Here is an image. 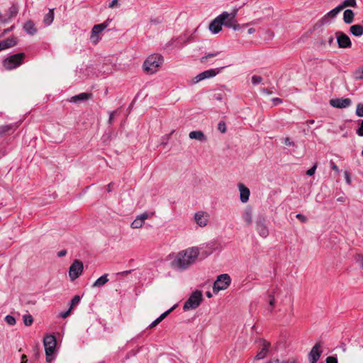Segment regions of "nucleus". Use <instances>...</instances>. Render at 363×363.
I'll use <instances>...</instances> for the list:
<instances>
[{"label": "nucleus", "instance_id": "4c0bfd02", "mask_svg": "<svg viewBox=\"0 0 363 363\" xmlns=\"http://www.w3.org/2000/svg\"><path fill=\"white\" fill-rule=\"evenodd\" d=\"M5 321L9 325H14L16 324V319H15V318L13 316H12V315H7L5 317Z\"/></svg>", "mask_w": 363, "mask_h": 363}, {"label": "nucleus", "instance_id": "0eeeda50", "mask_svg": "<svg viewBox=\"0 0 363 363\" xmlns=\"http://www.w3.org/2000/svg\"><path fill=\"white\" fill-rule=\"evenodd\" d=\"M111 21V19L108 18L104 23L96 24L93 26L90 35V40L93 44L96 45L101 40L99 34H101L109 26Z\"/></svg>", "mask_w": 363, "mask_h": 363}, {"label": "nucleus", "instance_id": "aec40b11", "mask_svg": "<svg viewBox=\"0 0 363 363\" xmlns=\"http://www.w3.org/2000/svg\"><path fill=\"white\" fill-rule=\"evenodd\" d=\"M189 137L193 140H197L200 142H205L206 136L201 130H194L189 133Z\"/></svg>", "mask_w": 363, "mask_h": 363}, {"label": "nucleus", "instance_id": "8fccbe9b", "mask_svg": "<svg viewBox=\"0 0 363 363\" xmlns=\"http://www.w3.org/2000/svg\"><path fill=\"white\" fill-rule=\"evenodd\" d=\"M272 101L273 102V104L274 106H277V105H279V104H281L282 103V99H281L280 98L276 97V98H273L272 99Z\"/></svg>", "mask_w": 363, "mask_h": 363}, {"label": "nucleus", "instance_id": "bb28decb", "mask_svg": "<svg viewBox=\"0 0 363 363\" xmlns=\"http://www.w3.org/2000/svg\"><path fill=\"white\" fill-rule=\"evenodd\" d=\"M242 218L247 225H250L252 223V211L250 208H245L242 215Z\"/></svg>", "mask_w": 363, "mask_h": 363}, {"label": "nucleus", "instance_id": "423d86ee", "mask_svg": "<svg viewBox=\"0 0 363 363\" xmlns=\"http://www.w3.org/2000/svg\"><path fill=\"white\" fill-rule=\"evenodd\" d=\"M237 11H234L233 13H228L226 11L220 13V16L223 21V26L233 28L234 30H238L240 28V26L236 20Z\"/></svg>", "mask_w": 363, "mask_h": 363}, {"label": "nucleus", "instance_id": "e433bc0d", "mask_svg": "<svg viewBox=\"0 0 363 363\" xmlns=\"http://www.w3.org/2000/svg\"><path fill=\"white\" fill-rule=\"evenodd\" d=\"M355 113L359 117H363V104L359 103L357 106Z\"/></svg>", "mask_w": 363, "mask_h": 363}, {"label": "nucleus", "instance_id": "6e6552de", "mask_svg": "<svg viewBox=\"0 0 363 363\" xmlns=\"http://www.w3.org/2000/svg\"><path fill=\"white\" fill-rule=\"evenodd\" d=\"M230 283L231 279L228 274H220L214 281L213 291L216 294L221 290H225L230 286Z\"/></svg>", "mask_w": 363, "mask_h": 363}, {"label": "nucleus", "instance_id": "20e7f679", "mask_svg": "<svg viewBox=\"0 0 363 363\" xmlns=\"http://www.w3.org/2000/svg\"><path fill=\"white\" fill-rule=\"evenodd\" d=\"M43 345L45 350L46 361L50 362L52 359L51 356L55 353L57 345L55 336L53 335H47L44 337Z\"/></svg>", "mask_w": 363, "mask_h": 363}, {"label": "nucleus", "instance_id": "f8f14e48", "mask_svg": "<svg viewBox=\"0 0 363 363\" xmlns=\"http://www.w3.org/2000/svg\"><path fill=\"white\" fill-rule=\"evenodd\" d=\"M329 104L334 108H345L352 104V100L349 98H336L330 99Z\"/></svg>", "mask_w": 363, "mask_h": 363}, {"label": "nucleus", "instance_id": "ddd939ff", "mask_svg": "<svg viewBox=\"0 0 363 363\" xmlns=\"http://www.w3.org/2000/svg\"><path fill=\"white\" fill-rule=\"evenodd\" d=\"M337 41L338 46L342 48H350L352 45L350 38L342 32L336 33Z\"/></svg>", "mask_w": 363, "mask_h": 363}, {"label": "nucleus", "instance_id": "4be33fe9", "mask_svg": "<svg viewBox=\"0 0 363 363\" xmlns=\"http://www.w3.org/2000/svg\"><path fill=\"white\" fill-rule=\"evenodd\" d=\"M175 308V306H173L172 308H169V310L166 311L163 313H162L157 318H156L153 322H152L149 326L148 328L151 329L155 327L157 324H159L164 318L167 317V315Z\"/></svg>", "mask_w": 363, "mask_h": 363}, {"label": "nucleus", "instance_id": "864d4df0", "mask_svg": "<svg viewBox=\"0 0 363 363\" xmlns=\"http://www.w3.org/2000/svg\"><path fill=\"white\" fill-rule=\"evenodd\" d=\"M296 217L303 223H305L307 220V218L301 213H298Z\"/></svg>", "mask_w": 363, "mask_h": 363}, {"label": "nucleus", "instance_id": "603ef678", "mask_svg": "<svg viewBox=\"0 0 363 363\" xmlns=\"http://www.w3.org/2000/svg\"><path fill=\"white\" fill-rule=\"evenodd\" d=\"M345 181H346L347 184L350 185L352 182V180H351L350 174L348 172H345Z\"/></svg>", "mask_w": 363, "mask_h": 363}, {"label": "nucleus", "instance_id": "7c9ffc66", "mask_svg": "<svg viewBox=\"0 0 363 363\" xmlns=\"http://www.w3.org/2000/svg\"><path fill=\"white\" fill-rule=\"evenodd\" d=\"M144 223L141 220L138 218L137 216L136 218L132 222L130 226L133 229L140 228L143 225Z\"/></svg>", "mask_w": 363, "mask_h": 363}, {"label": "nucleus", "instance_id": "de8ad7c7", "mask_svg": "<svg viewBox=\"0 0 363 363\" xmlns=\"http://www.w3.org/2000/svg\"><path fill=\"white\" fill-rule=\"evenodd\" d=\"M326 363H337V359L333 356L328 357L326 359Z\"/></svg>", "mask_w": 363, "mask_h": 363}, {"label": "nucleus", "instance_id": "473e14b6", "mask_svg": "<svg viewBox=\"0 0 363 363\" xmlns=\"http://www.w3.org/2000/svg\"><path fill=\"white\" fill-rule=\"evenodd\" d=\"M354 77L356 79H363V65L354 72Z\"/></svg>", "mask_w": 363, "mask_h": 363}, {"label": "nucleus", "instance_id": "a878e982", "mask_svg": "<svg viewBox=\"0 0 363 363\" xmlns=\"http://www.w3.org/2000/svg\"><path fill=\"white\" fill-rule=\"evenodd\" d=\"M350 32L352 35L359 37L363 35V26L359 24L353 25L350 27Z\"/></svg>", "mask_w": 363, "mask_h": 363}, {"label": "nucleus", "instance_id": "3c124183", "mask_svg": "<svg viewBox=\"0 0 363 363\" xmlns=\"http://www.w3.org/2000/svg\"><path fill=\"white\" fill-rule=\"evenodd\" d=\"M330 164L331 166L332 169H333L334 171H335L336 173L338 174L340 170H339L338 167L335 164V163L331 160L330 162Z\"/></svg>", "mask_w": 363, "mask_h": 363}, {"label": "nucleus", "instance_id": "39448f33", "mask_svg": "<svg viewBox=\"0 0 363 363\" xmlns=\"http://www.w3.org/2000/svg\"><path fill=\"white\" fill-rule=\"evenodd\" d=\"M26 55L23 52L12 55L3 61V66L6 69H13L22 65Z\"/></svg>", "mask_w": 363, "mask_h": 363}, {"label": "nucleus", "instance_id": "37998d69", "mask_svg": "<svg viewBox=\"0 0 363 363\" xmlns=\"http://www.w3.org/2000/svg\"><path fill=\"white\" fill-rule=\"evenodd\" d=\"M219 54H220V52H215L208 53V55H206L205 57H203L201 58V62H204V60H207L208 58H211V57H216V56H218Z\"/></svg>", "mask_w": 363, "mask_h": 363}, {"label": "nucleus", "instance_id": "c9c22d12", "mask_svg": "<svg viewBox=\"0 0 363 363\" xmlns=\"http://www.w3.org/2000/svg\"><path fill=\"white\" fill-rule=\"evenodd\" d=\"M80 300H81V297L79 296H78V295L74 296L70 301L69 308L72 309L74 306H75L80 302Z\"/></svg>", "mask_w": 363, "mask_h": 363}, {"label": "nucleus", "instance_id": "774afa93", "mask_svg": "<svg viewBox=\"0 0 363 363\" xmlns=\"http://www.w3.org/2000/svg\"><path fill=\"white\" fill-rule=\"evenodd\" d=\"M337 201H340V202H343L344 201V199H343V197H340V198L337 199Z\"/></svg>", "mask_w": 363, "mask_h": 363}, {"label": "nucleus", "instance_id": "2eb2a0df", "mask_svg": "<svg viewBox=\"0 0 363 363\" xmlns=\"http://www.w3.org/2000/svg\"><path fill=\"white\" fill-rule=\"evenodd\" d=\"M208 214L204 211H199L194 215L195 221L200 227H205L208 224Z\"/></svg>", "mask_w": 363, "mask_h": 363}, {"label": "nucleus", "instance_id": "13d9d810", "mask_svg": "<svg viewBox=\"0 0 363 363\" xmlns=\"http://www.w3.org/2000/svg\"><path fill=\"white\" fill-rule=\"evenodd\" d=\"M67 254V250H60V252H57V256L59 257H62L65 255H66Z\"/></svg>", "mask_w": 363, "mask_h": 363}, {"label": "nucleus", "instance_id": "f03ea898", "mask_svg": "<svg viewBox=\"0 0 363 363\" xmlns=\"http://www.w3.org/2000/svg\"><path fill=\"white\" fill-rule=\"evenodd\" d=\"M163 57L160 54H152L147 57L143 63L144 71L148 74L156 73L163 64Z\"/></svg>", "mask_w": 363, "mask_h": 363}, {"label": "nucleus", "instance_id": "b1692460", "mask_svg": "<svg viewBox=\"0 0 363 363\" xmlns=\"http://www.w3.org/2000/svg\"><path fill=\"white\" fill-rule=\"evenodd\" d=\"M354 12L351 9H346L343 13V20L347 24H350L354 20Z\"/></svg>", "mask_w": 363, "mask_h": 363}, {"label": "nucleus", "instance_id": "680f3d73", "mask_svg": "<svg viewBox=\"0 0 363 363\" xmlns=\"http://www.w3.org/2000/svg\"><path fill=\"white\" fill-rule=\"evenodd\" d=\"M14 28V26H11L10 28L5 29L3 34L5 35L8 33L9 32L11 31Z\"/></svg>", "mask_w": 363, "mask_h": 363}, {"label": "nucleus", "instance_id": "5fc2aeb1", "mask_svg": "<svg viewBox=\"0 0 363 363\" xmlns=\"http://www.w3.org/2000/svg\"><path fill=\"white\" fill-rule=\"evenodd\" d=\"M267 363H294V362H289V361H280L279 359H274L272 361H269Z\"/></svg>", "mask_w": 363, "mask_h": 363}, {"label": "nucleus", "instance_id": "cd10ccee", "mask_svg": "<svg viewBox=\"0 0 363 363\" xmlns=\"http://www.w3.org/2000/svg\"><path fill=\"white\" fill-rule=\"evenodd\" d=\"M54 20V9H49L48 13L44 16L43 22L45 26H50Z\"/></svg>", "mask_w": 363, "mask_h": 363}, {"label": "nucleus", "instance_id": "69168bd1", "mask_svg": "<svg viewBox=\"0 0 363 363\" xmlns=\"http://www.w3.org/2000/svg\"><path fill=\"white\" fill-rule=\"evenodd\" d=\"M21 359V363H27L26 356L25 354L22 355Z\"/></svg>", "mask_w": 363, "mask_h": 363}, {"label": "nucleus", "instance_id": "4468645a", "mask_svg": "<svg viewBox=\"0 0 363 363\" xmlns=\"http://www.w3.org/2000/svg\"><path fill=\"white\" fill-rule=\"evenodd\" d=\"M218 73V71L215 69H211L206 71H203L201 72L200 74H197L194 79V81L195 83H197L201 80L209 79L215 77Z\"/></svg>", "mask_w": 363, "mask_h": 363}, {"label": "nucleus", "instance_id": "338daca9", "mask_svg": "<svg viewBox=\"0 0 363 363\" xmlns=\"http://www.w3.org/2000/svg\"><path fill=\"white\" fill-rule=\"evenodd\" d=\"M206 296H207L208 298H211V297H212V294H211V293L210 291H207V292H206Z\"/></svg>", "mask_w": 363, "mask_h": 363}, {"label": "nucleus", "instance_id": "f704fd0d", "mask_svg": "<svg viewBox=\"0 0 363 363\" xmlns=\"http://www.w3.org/2000/svg\"><path fill=\"white\" fill-rule=\"evenodd\" d=\"M8 12H9V17L11 18L17 15L18 10L17 6L13 5L9 9Z\"/></svg>", "mask_w": 363, "mask_h": 363}, {"label": "nucleus", "instance_id": "2f4dec72", "mask_svg": "<svg viewBox=\"0 0 363 363\" xmlns=\"http://www.w3.org/2000/svg\"><path fill=\"white\" fill-rule=\"evenodd\" d=\"M356 5V0H344L342 3L340 4V6H342V9L347 6L354 7Z\"/></svg>", "mask_w": 363, "mask_h": 363}, {"label": "nucleus", "instance_id": "4d7b16f0", "mask_svg": "<svg viewBox=\"0 0 363 363\" xmlns=\"http://www.w3.org/2000/svg\"><path fill=\"white\" fill-rule=\"evenodd\" d=\"M115 113H116V112H115V111H112V112H111V113H110V114H109L108 123H109L110 124H111V123H112V122H113V118H114Z\"/></svg>", "mask_w": 363, "mask_h": 363}, {"label": "nucleus", "instance_id": "58836bf2", "mask_svg": "<svg viewBox=\"0 0 363 363\" xmlns=\"http://www.w3.org/2000/svg\"><path fill=\"white\" fill-rule=\"evenodd\" d=\"M262 82V77L258 75H253L252 77V83L254 85H257Z\"/></svg>", "mask_w": 363, "mask_h": 363}, {"label": "nucleus", "instance_id": "f257e3e1", "mask_svg": "<svg viewBox=\"0 0 363 363\" xmlns=\"http://www.w3.org/2000/svg\"><path fill=\"white\" fill-rule=\"evenodd\" d=\"M199 250L196 247H189L179 252L173 261V266L180 270H184L194 264L198 258Z\"/></svg>", "mask_w": 363, "mask_h": 363}, {"label": "nucleus", "instance_id": "09e8293b", "mask_svg": "<svg viewBox=\"0 0 363 363\" xmlns=\"http://www.w3.org/2000/svg\"><path fill=\"white\" fill-rule=\"evenodd\" d=\"M357 262L359 263L361 268L363 269V255H358L357 256Z\"/></svg>", "mask_w": 363, "mask_h": 363}, {"label": "nucleus", "instance_id": "49530a36", "mask_svg": "<svg viewBox=\"0 0 363 363\" xmlns=\"http://www.w3.org/2000/svg\"><path fill=\"white\" fill-rule=\"evenodd\" d=\"M150 216V215L147 213H143L138 216V218L140 220H141L142 221H143V223H145V220L146 219H147Z\"/></svg>", "mask_w": 363, "mask_h": 363}, {"label": "nucleus", "instance_id": "7ed1b4c3", "mask_svg": "<svg viewBox=\"0 0 363 363\" xmlns=\"http://www.w3.org/2000/svg\"><path fill=\"white\" fill-rule=\"evenodd\" d=\"M203 300L202 292L196 290L192 292L189 298L185 301L183 306L184 311H189L196 309L199 306Z\"/></svg>", "mask_w": 363, "mask_h": 363}, {"label": "nucleus", "instance_id": "9b49d317", "mask_svg": "<svg viewBox=\"0 0 363 363\" xmlns=\"http://www.w3.org/2000/svg\"><path fill=\"white\" fill-rule=\"evenodd\" d=\"M320 343H316L311 349L308 354L309 363H317L323 351Z\"/></svg>", "mask_w": 363, "mask_h": 363}, {"label": "nucleus", "instance_id": "1a4fd4ad", "mask_svg": "<svg viewBox=\"0 0 363 363\" xmlns=\"http://www.w3.org/2000/svg\"><path fill=\"white\" fill-rule=\"evenodd\" d=\"M83 269V263L78 259H75L69 267V276L71 280L74 281L77 279L82 274Z\"/></svg>", "mask_w": 363, "mask_h": 363}, {"label": "nucleus", "instance_id": "5701e85b", "mask_svg": "<svg viewBox=\"0 0 363 363\" xmlns=\"http://www.w3.org/2000/svg\"><path fill=\"white\" fill-rule=\"evenodd\" d=\"M23 29L29 35H34L37 32L35 23L31 21H28L24 23Z\"/></svg>", "mask_w": 363, "mask_h": 363}, {"label": "nucleus", "instance_id": "0e129e2a", "mask_svg": "<svg viewBox=\"0 0 363 363\" xmlns=\"http://www.w3.org/2000/svg\"><path fill=\"white\" fill-rule=\"evenodd\" d=\"M255 32V29L254 28H250L247 30V33L250 35L253 34Z\"/></svg>", "mask_w": 363, "mask_h": 363}, {"label": "nucleus", "instance_id": "dca6fc26", "mask_svg": "<svg viewBox=\"0 0 363 363\" xmlns=\"http://www.w3.org/2000/svg\"><path fill=\"white\" fill-rule=\"evenodd\" d=\"M222 19L220 14L209 24V30L213 34H217L222 30Z\"/></svg>", "mask_w": 363, "mask_h": 363}, {"label": "nucleus", "instance_id": "ea45409f", "mask_svg": "<svg viewBox=\"0 0 363 363\" xmlns=\"http://www.w3.org/2000/svg\"><path fill=\"white\" fill-rule=\"evenodd\" d=\"M13 126L11 125H4L0 126V134H4L5 133L9 132Z\"/></svg>", "mask_w": 363, "mask_h": 363}, {"label": "nucleus", "instance_id": "9d476101", "mask_svg": "<svg viewBox=\"0 0 363 363\" xmlns=\"http://www.w3.org/2000/svg\"><path fill=\"white\" fill-rule=\"evenodd\" d=\"M256 230L262 238L268 237L269 232L266 225V219L263 216H259L255 222Z\"/></svg>", "mask_w": 363, "mask_h": 363}, {"label": "nucleus", "instance_id": "a18cd8bd", "mask_svg": "<svg viewBox=\"0 0 363 363\" xmlns=\"http://www.w3.org/2000/svg\"><path fill=\"white\" fill-rule=\"evenodd\" d=\"M316 169H317V164H315L311 168H310L309 169L307 170L306 174L308 176H313L315 174Z\"/></svg>", "mask_w": 363, "mask_h": 363}, {"label": "nucleus", "instance_id": "c756f323", "mask_svg": "<svg viewBox=\"0 0 363 363\" xmlns=\"http://www.w3.org/2000/svg\"><path fill=\"white\" fill-rule=\"evenodd\" d=\"M342 6H340V5L337 6V7H335V9H332L331 11H330L326 16H328V17H330V18H335L337 13L342 10Z\"/></svg>", "mask_w": 363, "mask_h": 363}, {"label": "nucleus", "instance_id": "c85d7f7f", "mask_svg": "<svg viewBox=\"0 0 363 363\" xmlns=\"http://www.w3.org/2000/svg\"><path fill=\"white\" fill-rule=\"evenodd\" d=\"M23 323L26 326H30L33 322V318L30 314H25L23 315Z\"/></svg>", "mask_w": 363, "mask_h": 363}, {"label": "nucleus", "instance_id": "6ab92c4d", "mask_svg": "<svg viewBox=\"0 0 363 363\" xmlns=\"http://www.w3.org/2000/svg\"><path fill=\"white\" fill-rule=\"evenodd\" d=\"M17 43L16 38L11 37L6 40L0 41V50H6L16 45Z\"/></svg>", "mask_w": 363, "mask_h": 363}, {"label": "nucleus", "instance_id": "c03bdc74", "mask_svg": "<svg viewBox=\"0 0 363 363\" xmlns=\"http://www.w3.org/2000/svg\"><path fill=\"white\" fill-rule=\"evenodd\" d=\"M218 129L221 132V133H225L226 131V125H225V123L223 121H220L218 123Z\"/></svg>", "mask_w": 363, "mask_h": 363}, {"label": "nucleus", "instance_id": "a19ab883", "mask_svg": "<svg viewBox=\"0 0 363 363\" xmlns=\"http://www.w3.org/2000/svg\"><path fill=\"white\" fill-rule=\"evenodd\" d=\"M359 126L357 129L356 133L359 136L363 137V120H360V121H359Z\"/></svg>", "mask_w": 363, "mask_h": 363}, {"label": "nucleus", "instance_id": "052dcab7", "mask_svg": "<svg viewBox=\"0 0 363 363\" xmlns=\"http://www.w3.org/2000/svg\"><path fill=\"white\" fill-rule=\"evenodd\" d=\"M118 0H112L109 4V8H113L118 4Z\"/></svg>", "mask_w": 363, "mask_h": 363}, {"label": "nucleus", "instance_id": "412c9836", "mask_svg": "<svg viewBox=\"0 0 363 363\" xmlns=\"http://www.w3.org/2000/svg\"><path fill=\"white\" fill-rule=\"evenodd\" d=\"M269 342H264L262 350L255 357V360L263 359L269 352Z\"/></svg>", "mask_w": 363, "mask_h": 363}, {"label": "nucleus", "instance_id": "bf43d9fd", "mask_svg": "<svg viewBox=\"0 0 363 363\" xmlns=\"http://www.w3.org/2000/svg\"><path fill=\"white\" fill-rule=\"evenodd\" d=\"M132 272V270H126L121 272L118 273V275L120 276H126L127 274H130Z\"/></svg>", "mask_w": 363, "mask_h": 363}, {"label": "nucleus", "instance_id": "393cba45", "mask_svg": "<svg viewBox=\"0 0 363 363\" xmlns=\"http://www.w3.org/2000/svg\"><path fill=\"white\" fill-rule=\"evenodd\" d=\"M108 281V274H105L102 275L101 277H100L99 278H98L94 282V284H92V287H94V288L101 287V286H104V284H106Z\"/></svg>", "mask_w": 363, "mask_h": 363}, {"label": "nucleus", "instance_id": "72a5a7b5", "mask_svg": "<svg viewBox=\"0 0 363 363\" xmlns=\"http://www.w3.org/2000/svg\"><path fill=\"white\" fill-rule=\"evenodd\" d=\"M267 301L269 304L267 310L269 311V313H271L273 310L275 302L274 297L272 294L269 295Z\"/></svg>", "mask_w": 363, "mask_h": 363}, {"label": "nucleus", "instance_id": "f3484780", "mask_svg": "<svg viewBox=\"0 0 363 363\" xmlns=\"http://www.w3.org/2000/svg\"><path fill=\"white\" fill-rule=\"evenodd\" d=\"M238 187L240 191V201L242 203H246L249 200L250 194V189L242 183H239Z\"/></svg>", "mask_w": 363, "mask_h": 363}, {"label": "nucleus", "instance_id": "a211bd4d", "mask_svg": "<svg viewBox=\"0 0 363 363\" xmlns=\"http://www.w3.org/2000/svg\"><path fill=\"white\" fill-rule=\"evenodd\" d=\"M92 98V94L91 93H86V92H82L77 95H75L72 96L69 101L72 103H78L79 101H84L89 100Z\"/></svg>", "mask_w": 363, "mask_h": 363}, {"label": "nucleus", "instance_id": "e2e57ef3", "mask_svg": "<svg viewBox=\"0 0 363 363\" xmlns=\"http://www.w3.org/2000/svg\"><path fill=\"white\" fill-rule=\"evenodd\" d=\"M261 91L266 94H271L272 91H269L267 89L263 88L261 89Z\"/></svg>", "mask_w": 363, "mask_h": 363}, {"label": "nucleus", "instance_id": "6e6d98bb", "mask_svg": "<svg viewBox=\"0 0 363 363\" xmlns=\"http://www.w3.org/2000/svg\"><path fill=\"white\" fill-rule=\"evenodd\" d=\"M71 310L72 309L69 308L67 311L62 312L60 313V317H62V318H67L69 315Z\"/></svg>", "mask_w": 363, "mask_h": 363}, {"label": "nucleus", "instance_id": "79ce46f5", "mask_svg": "<svg viewBox=\"0 0 363 363\" xmlns=\"http://www.w3.org/2000/svg\"><path fill=\"white\" fill-rule=\"evenodd\" d=\"M282 143L286 146H294L295 143L289 137L284 138L282 139Z\"/></svg>", "mask_w": 363, "mask_h": 363}]
</instances>
